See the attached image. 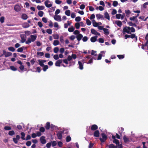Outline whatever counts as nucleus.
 Listing matches in <instances>:
<instances>
[{
    "label": "nucleus",
    "mask_w": 148,
    "mask_h": 148,
    "mask_svg": "<svg viewBox=\"0 0 148 148\" xmlns=\"http://www.w3.org/2000/svg\"><path fill=\"white\" fill-rule=\"evenodd\" d=\"M113 142L115 143L116 145H119V141L118 140L116 139H114L113 140Z\"/></svg>",
    "instance_id": "obj_46"
},
{
    "label": "nucleus",
    "mask_w": 148,
    "mask_h": 148,
    "mask_svg": "<svg viewBox=\"0 0 148 148\" xmlns=\"http://www.w3.org/2000/svg\"><path fill=\"white\" fill-rule=\"evenodd\" d=\"M38 61L39 62V64L40 66L43 67L44 66V64L41 61H40V60H38Z\"/></svg>",
    "instance_id": "obj_57"
},
{
    "label": "nucleus",
    "mask_w": 148,
    "mask_h": 148,
    "mask_svg": "<svg viewBox=\"0 0 148 148\" xmlns=\"http://www.w3.org/2000/svg\"><path fill=\"white\" fill-rule=\"evenodd\" d=\"M135 32V29L133 27H127L125 26L123 30V33H126L128 34H131V32L134 33Z\"/></svg>",
    "instance_id": "obj_1"
},
{
    "label": "nucleus",
    "mask_w": 148,
    "mask_h": 148,
    "mask_svg": "<svg viewBox=\"0 0 148 148\" xmlns=\"http://www.w3.org/2000/svg\"><path fill=\"white\" fill-rule=\"evenodd\" d=\"M22 18L24 20H26L28 18L27 16L25 14H22L21 16Z\"/></svg>",
    "instance_id": "obj_25"
},
{
    "label": "nucleus",
    "mask_w": 148,
    "mask_h": 148,
    "mask_svg": "<svg viewBox=\"0 0 148 148\" xmlns=\"http://www.w3.org/2000/svg\"><path fill=\"white\" fill-rule=\"evenodd\" d=\"M8 50L12 52H14L15 51V48L12 47H10L8 48Z\"/></svg>",
    "instance_id": "obj_34"
},
{
    "label": "nucleus",
    "mask_w": 148,
    "mask_h": 148,
    "mask_svg": "<svg viewBox=\"0 0 148 148\" xmlns=\"http://www.w3.org/2000/svg\"><path fill=\"white\" fill-rule=\"evenodd\" d=\"M59 50V48L58 47H56L54 48L53 51L54 53H57L58 51Z\"/></svg>",
    "instance_id": "obj_49"
},
{
    "label": "nucleus",
    "mask_w": 148,
    "mask_h": 148,
    "mask_svg": "<svg viewBox=\"0 0 148 148\" xmlns=\"http://www.w3.org/2000/svg\"><path fill=\"white\" fill-rule=\"evenodd\" d=\"M59 44V42L58 40H55L53 42V45L54 46H57Z\"/></svg>",
    "instance_id": "obj_38"
},
{
    "label": "nucleus",
    "mask_w": 148,
    "mask_h": 148,
    "mask_svg": "<svg viewBox=\"0 0 148 148\" xmlns=\"http://www.w3.org/2000/svg\"><path fill=\"white\" fill-rule=\"evenodd\" d=\"M115 23L119 27H121L122 23L121 21H115Z\"/></svg>",
    "instance_id": "obj_19"
},
{
    "label": "nucleus",
    "mask_w": 148,
    "mask_h": 148,
    "mask_svg": "<svg viewBox=\"0 0 148 148\" xmlns=\"http://www.w3.org/2000/svg\"><path fill=\"white\" fill-rule=\"evenodd\" d=\"M50 3V2L49 0H47L45 2V5L47 8H49L52 6V5L51 3L48 4V3Z\"/></svg>",
    "instance_id": "obj_6"
},
{
    "label": "nucleus",
    "mask_w": 148,
    "mask_h": 148,
    "mask_svg": "<svg viewBox=\"0 0 148 148\" xmlns=\"http://www.w3.org/2000/svg\"><path fill=\"white\" fill-rule=\"evenodd\" d=\"M53 17L55 20L58 21H61V18L60 16L56 15L54 16Z\"/></svg>",
    "instance_id": "obj_10"
},
{
    "label": "nucleus",
    "mask_w": 148,
    "mask_h": 148,
    "mask_svg": "<svg viewBox=\"0 0 148 148\" xmlns=\"http://www.w3.org/2000/svg\"><path fill=\"white\" fill-rule=\"evenodd\" d=\"M53 58L55 60H58L59 59V56L58 55H55L53 56Z\"/></svg>",
    "instance_id": "obj_64"
},
{
    "label": "nucleus",
    "mask_w": 148,
    "mask_h": 148,
    "mask_svg": "<svg viewBox=\"0 0 148 148\" xmlns=\"http://www.w3.org/2000/svg\"><path fill=\"white\" fill-rule=\"evenodd\" d=\"M112 5L114 7H116L118 5V3L116 1H114Z\"/></svg>",
    "instance_id": "obj_52"
},
{
    "label": "nucleus",
    "mask_w": 148,
    "mask_h": 148,
    "mask_svg": "<svg viewBox=\"0 0 148 148\" xmlns=\"http://www.w3.org/2000/svg\"><path fill=\"white\" fill-rule=\"evenodd\" d=\"M37 36L35 35H31L30 36V38L31 39L32 42H33L35 41L37 38Z\"/></svg>",
    "instance_id": "obj_15"
},
{
    "label": "nucleus",
    "mask_w": 148,
    "mask_h": 148,
    "mask_svg": "<svg viewBox=\"0 0 148 148\" xmlns=\"http://www.w3.org/2000/svg\"><path fill=\"white\" fill-rule=\"evenodd\" d=\"M62 62V60L60 59L56 61L55 63V65L57 66H60V64Z\"/></svg>",
    "instance_id": "obj_9"
},
{
    "label": "nucleus",
    "mask_w": 148,
    "mask_h": 148,
    "mask_svg": "<svg viewBox=\"0 0 148 148\" xmlns=\"http://www.w3.org/2000/svg\"><path fill=\"white\" fill-rule=\"evenodd\" d=\"M78 63L79 65V68L80 70H82L83 69V64L82 62L80 61H78Z\"/></svg>",
    "instance_id": "obj_17"
},
{
    "label": "nucleus",
    "mask_w": 148,
    "mask_h": 148,
    "mask_svg": "<svg viewBox=\"0 0 148 148\" xmlns=\"http://www.w3.org/2000/svg\"><path fill=\"white\" fill-rule=\"evenodd\" d=\"M123 139L125 143H127L129 141V139L125 136H123Z\"/></svg>",
    "instance_id": "obj_35"
},
{
    "label": "nucleus",
    "mask_w": 148,
    "mask_h": 148,
    "mask_svg": "<svg viewBox=\"0 0 148 148\" xmlns=\"http://www.w3.org/2000/svg\"><path fill=\"white\" fill-rule=\"evenodd\" d=\"M94 136L96 137H98L99 136V132L98 130H96L94 132Z\"/></svg>",
    "instance_id": "obj_20"
},
{
    "label": "nucleus",
    "mask_w": 148,
    "mask_h": 148,
    "mask_svg": "<svg viewBox=\"0 0 148 148\" xmlns=\"http://www.w3.org/2000/svg\"><path fill=\"white\" fill-rule=\"evenodd\" d=\"M86 24L88 25H90L91 24V22L88 18L86 20Z\"/></svg>",
    "instance_id": "obj_50"
},
{
    "label": "nucleus",
    "mask_w": 148,
    "mask_h": 148,
    "mask_svg": "<svg viewBox=\"0 0 148 148\" xmlns=\"http://www.w3.org/2000/svg\"><path fill=\"white\" fill-rule=\"evenodd\" d=\"M43 14L44 12L42 11H39L38 12V16L40 17H42L43 16Z\"/></svg>",
    "instance_id": "obj_37"
},
{
    "label": "nucleus",
    "mask_w": 148,
    "mask_h": 148,
    "mask_svg": "<svg viewBox=\"0 0 148 148\" xmlns=\"http://www.w3.org/2000/svg\"><path fill=\"white\" fill-rule=\"evenodd\" d=\"M37 8L38 10H43L45 8V7L44 6L38 5Z\"/></svg>",
    "instance_id": "obj_29"
},
{
    "label": "nucleus",
    "mask_w": 148,
    "mask_h": 148,
    "mask_svg": "<svg viewBox=\"0 0 148 148\" xmlns=\"http://www.w3.org/2000/svg\"><path fill=\"white\" fill-rule=\"evenodd\" d=\"M96 16L97 19H101L103 20L104 19L103 16V15L100 14H97L96 15Z\"/></svg>",
    "instance_id": "obj_12"
},
{
    "label": "nucleus",
    "mask_w": 148,
    "mask_h": 148,
    "mask_svg": "<svg viewBox=\"0 0 148 148\" xmlns=\"http://www.w3.org/2000/svg\"><path fill=\"white\" fill-rule=\"evenodd\" d=\"M4 19L5 18L4 16H2L1 17L0 19V21L2 23H4Z\"/></svg>",
    "instance_id": "obj_56"
},
{
    "label": "nucleus",
    "mask_w": 148,
    "mask_h": 148,
    "mask_svg": "<svg viewBox=\"0 0 148 148\" xmlns=\"http://www.w3.org/2000/svg\"><path fill=\"white\" fill-rule=\"evenodd\" d=\"M32 42L31 39L30 38H28L27 39V40L26 41L25 43L26 44H29L31 42Z\"/></svg>",
    "instance_id": "obj_36"
},
{
    "label": "nucleus",
    "mask_w": 148,
    "mask_h": 148,
    "mask_svg": "<svg viewBox=\"0 0 148 148\" xmlns=\"http://www.w3.org/2000/svg\"><path fill=\"white\" fill-rule=\"evenodd\" d=\"M97 36H95L92 37L90 38V41L93 42H95L97 40Z\"/></svg>",
    "instance_id": "obj_18"
},
{
    "label": "nucleus",
    "mask_w": 148,
    "mask_h": 148,
    "mask_svg": "<svg viewBox=\"0 0 148 148\" xmlns=\"http://www.w3.org/2000/svg\"><path fill=\"white\" fill-rule=\"evenodd\" d=\"M81 20V18L80 16H77L75 18V21L76 22H79Z\"/></svg>",
    "instance_id": "obj_51"
},
{
    "label": "nucleus",
    "mask_w": 148,
    "mask_h": 148,
    "mask_svg": "<svg viewBox=\"0 0 148 148\" xmlns=\"http://www.w3.org/2000/svg\"><path fill=\"white\" fill-rule=\"evenodd\" d=\"M21 138L23 140H25V134L23 132H21Z\"/></svg>",
    "instance_id": "obj_28"
},
{
    "label": "nucleus",
    "mask_w": 148,
    "mask_h": 148,
    "mask_svg": "<svg viewBox=\"0 0 148 148\" xmlns=\"http://www.w3.org/2000/svg\"><path fill=\"white\" fill-rule=\"evenodd\" d=\"M43 67V70L45 72L48 69V66L47 65H44Z\"/></svg>",
    "instance_id": "obj_44"
},
{
    "label": "nucleus",
    "mask_w": 148,
    "mask_h": 148,
    "mask_svg": "<svg viewBox=\"0 0 148 148\" xmlns=\"http://www.w3.org/2000/svg\"><path fill=\"white\" fill-rule=\"evenodd\" d=\"M83 37V35L81 34H79L76 36L77 40L79 42Z\"/></svg>",
    "instance_id": "obj_13"
},
{
    "label": "nucleus",
    "mask_w": 148,
    "mask_h": 148,
    "mask_svg": "<svg viewBox=\"0 0 148 148\" xmlns=\"http://www.w3.org/2000/svg\"><path fill=\"white\" fill-rule=\"evenodd\" d=\"M60 12V9H57L55 11V14L56 15H57L58 14H59Z\"/></svg>",
    "instance_id": "obj_58"
},
{
    "label": "nucleus",
    "mask_w": 148,
    "mask_h": 148,
    "mask_svg": "<svg viewBox=\"0 0 148 148\" xmlns=\"http://www.w3.org/2000/svg\"><path fill=\"white\" fill-rule=\"evenodd\" d=\"M44 53L43 52H37V55H40V56H42L44 55Z\"/></svg>",
    "instance_id": "obj_59"
},
{
    "label": "nucleus",
    "mask_w": 148,
    "mask_h": 148,
    "mask_svg": "<svg viewBox=\"0 0 148 148\" xmlns=\"http://www.w3.org/2000/svg\"><path fill=\"white\" fill-rule=\"evenodd\" d=\"M92 24L93 26L95 27H97L99 25V24L96 21H95L94 20L92 21Z\"/></svg>",
    "instance_id": "obj_26"
},
{
    "label": "nucleus",
    "mask_w": 148,
    "mask_h": 148,
    "mask_svg": "<svg viewBox=\"0 0 148 148\" xmlns=\"http://www.w3.org/2000/svg\"><path fill=\"white\" fill-rule=\"evenodd\" d=\"M102 138H100L99 140L102 143L104 142L107 139V137L106 135L104 133L101 134Z\"/></svg>",
    "instance_id": "obj_2"
},
{
    "label": "nucleus",
    "mask_w": 148,
    "mask_h": 148,
    "mask_svg": "<svg viewBox=\"0 0 148 148\" xmlns=\"http://www.w3.org/2000/svg\"><path fill=\"white\" fill-rule=\"evenodd\" d=\"M121 14H117L116 15V18L118 19H119L121 16Z\"/></svg>",
    "instance_id": "obj_63"
},
{
    "label": "nucleus",
    "mask_w": 148,
    "mask_h": 148,
    "mask_svg": "<svg viewBox=\"0 0 148 148\" xmlns=\"http://www.w3.org/2000/svg\"><path fill=\"white\" fill-rule=\"evenodd\" d=\"M64 132L63 131L58 132L57 134L58 139L61 140L62 139V134Z\"/></svg>",
    "instance_id": "obj_4"
},
{
    "label": "nucleus",
    "mask_w": 148,
    "mask_h": 148,
    "mask_svg": "<svg viewBox=\"0 0 148 148\" xmlns=\"http://www.w3.org/2000/svg\"><path fill=\"white\" fill-rule=\"evenodd\" d=\"M103 31L105 34L108 35L109 34V30L108 29L104 28Z\"/></svg>",
    "instance_id": "obj_22"
},
{
    "label": "nucleus",
    "mask_w": 148,
    "mask_h": 148,
    "mask_svg": "<svg viewBox=\"0 0 148 148\" xmlns=\"http://www.w3.org/2000/svg\"><path fill=\"white\" fill-rule=\"evenodd\" d=\"M15 134V133L14 130L10 131L8 133V135L11 136H12L14 135Z\"/></svg>",
    "instance_id": "obj_30"
},
{
    "label": "nucleus",
    "mask_w": 148,
    "mask_h": 148,
    "mask_svg": "<svg viewBox=\"0 0 148 148\" xmlns=\"http://www.w3.org/2000/svg\"><path fill=\"white\" fill-rule=\"evenodd\" d=\"M125 13L126 14V16H129V15L131 13V12L129 10H125Z\"/></svg>",
    "instance_id": "obj_24"
},
{
    "label": "nucleus",
    "mask_w": 148,
    "mask_h": 148,
    "mask_svg": "<svg viewBox=\"0 0 148 148\" xmlns=\"http://www.w3.org/2000/svg\"><path fill=\"white\" fill-rule=\"evenodd\" d=\"M21 7L20 6L18 5H16L14 6V10L16 12H19L21 10Z\"/></svg>",
    "instance_id": "obj_11"
},
{
    "label": "nucleus",
    "mask_w": 148,
    "mask_h": 148,
    "mask_svg": "<svg viewBox=\"0 0 148 148\" xmlns=\"http://www.w3.org/2000/svg\"><path fill=\"white\" fill-rule=\"evenodd\" d=\"M88 38L87 37L85 36L82 38V40L84 42H86L87 41Z\"/></svg>",
    "instance_id": "obj_55"
},
{
    "label": "nucleus",
    "mask_w": 148,
    "mask_h": 148,
    "mask_svg": "<svg viewBox=\"0 0 148 148\" xmlns=\"http://www.w3.org/2000/svg\"><path fill=\"white\" fill-rule=\"evenodd\" d=\"M4 129L6 130H11L12 128L9 126H5L4 127Z\"/></svg>",
    "instance_id": "obj_41"
},
{
    "label": "nucleus",
    "mask_w": 148,
    "mask_h": 148,
    "mask_svg": "<svg viewBox=\"0 0 148 148\" xmlns=\"http://www.w3.org/2000/svg\"><path fill=\"white\" fill-rule=\"evenodd\" d=\"M3 53L5 57H8L11 56L12 55V53L10 52H6L5 50L3 51Z\"/></svg>",
    "instance_id": "obj_7"
},
{
    "label": "nucleus",
    "mask_w": 148,
    "mask_h": 148,
    "mask_svg": "<svg viewBox=\"0 0 148 148\" xmlns=\"http://www.w3.org/2000/svg\"><path fill=\"white\" fill-rule=\"evenodd\" d=\"M21 137L19 135H17L16 136V138H13L12 140L14 143L16 144L18 143V141L19 140Z\"/></svg>",
    "instance_id": "obj_3"
},
{
    "label": "nucleus",
    "mask_w": 148,
    "mask_h": 148,
    "mask_svg": "<svg viewBox=\"0 0 148 148\" xmlns=\"http://www.w3.org/2000/svg\"><path fill=\"white\" fill-rule=\"evenodd\" d=\"M98 127L95 124H94L91 126V130H92L94 131L97 130V129H98Z\"/></svg>",
    "instance_id": "obj_14"
},
{
    "label": "nucleus",
    "mask_w": 148,
    "mask_h": 148,
    "mask_svg": "<svg viewBox=\"0 0 148 148\" xmlns=\"http://www.w3.org/2000/svg\"><path fill=\"white\" fill-rule=\"evenodd\" d=\"M91 32L92 34L96 35V33L97 32L95 29H91Z\"/></svg>",
    "instance_id": "obj_39"
},
{
    "label": "nucleus",
    "mask_w": 148,
    "mask_h": 148,
    "mask_svg": "<svg viewBox=\"0 0 148 148\" xmlns=\"http://www.w3.org/2000/svg\"><path fill=\"white\" fill-rule=\"evenodd\" d=\"M104 17L106 18L108 20H110V17L109 15L107 12H106L104 14Z\"/></svg>",
    "instance_id": "obj_21"
},
{
    "label": "nucleus",
    "mask_w": 148,
    "mask_h": 148,
    "mask_svg": "<svg viewBox=\"0 0 148 148\" xmlns=\"http://www.w3.org/2000/svg\"><path fill=\"white\" fill-rule=\"evenodd\" d=\"M24 48V47H21L18 48L17 50V52H23Z\"/></svg>",
    "instance_id": "obj_32"
},
{
    "label": "nucleus",
    "mask_w": 148,
    "mask_h": 148,
    "mask_svg": "<svg viewBox=\"0 0 148 148\" xmlns=\"http://www.w3.org/2000/svg\"><path fill=\"white\" fill-rule=\"evenodd\" d=\"M80 23H75V26L77 29H78L79 28Z\"/></svg>",
    "instance_id": "obj_43"
},
{
    "label": "nucleus",
    "mask_w": 148,
    "mask_h": 148,
    "mask_svg": "<svg viewBox=\"0 0 148 148\" xmlns=\"http://www.w3.org/2000/svg\"><path fill=\"white\" fill-rule=\"evenodd\" d=\"M55 2L57 4H60L62 3V1L59 0H56Z\"/></svg>",
    "instance_id": "obj_60"
},
{
    "label": "nucleus",
    "mask_w": 148,
    "mask_h": 148,
    "mask_svg": "<svg viewBox=\"0 0 148 148\" xmlns=\"http://www.w3.org/2000/svg\"><path fill=\"white\" fill-rule=\"evenodd\" d=\"M75 28L73 26H71V27H69L68 29V31L70 32H73L74 31Z\"/></svg>",
    "instance_id": "obj_27"
},
{
    "label": "nucleus",
    "mask_w": 148,
    "mask_h": 148,
    "mask_svg": "<svg viewBox=\"0 0 148 148\" xmlns=\"http://www.w3.org/2000/svg\"><path fill=\"white\" fill-rule=\"evenodd\" d=\"M148 44L146 42L145 43V44H143L142 45L141 48L143 49H146L145 47L146 46H147Z\"/></svg>",
    "instance_id": "obj_33"
},
{
    "label": "nucleus",
    "mask_w": 148,
    "mask_h": 148,
    "mask_svg": "<svg viewBox=\"0 0 148 148\" xmlns=\"http://www.w3.org/2000/svg\"><path fill=\"white\" fill-rule=\"evenodd\" d=\"M51 145V143H48L46 144V147L47 148H50Z\"/></svg>",
    "instance_id": "obj_62"
},
{
    "label": "nucleus",
    "mask_w": 148,
    "mask_h": 148,
    "mask_svg": "<svg viewBox=\"0 0 148 148\" xmlns=\"http://www.w3.org/2000/svg\"><path fill=\"white\" fill-rule=\"evenodd\" d=\"M97 51L93 50H92L91 51V54L92 55L96 56L97 54L96 53Z\"/></svg>",
    "instance_id": "obj_53"
},
{
    "label": "nucleus",
    "mask_w": 148,
    "mask_h": 148,
    "mask_svg": "<svg viewBox=\"0 0 148 148\" xmlns=\"http://www.w3.org/2000/svg\"><path fill=\"white\" fill-rule=\"evenodd\" d=\"M99 42L100 43H103L104 42V40L103 38H100L99 39Z\"/></svg>",
    "instance_id": "obj_61"
},
{
    "label": "nucleus",
    "mask_w": 148,
    "mask_h": 148,
    "mask_svg": "<svg viewBox=\"0 0 148 148\" xmlns=\"http://www.w3.org/2000/svg\"><path fill=\"white\" fill-rule=\"evenodd\" d=\"M41 143L42 144H45L46 142V140L45 139V137L44 136H42L40 139Z\"/></svg>",
    "instance_id": "obj_8"
},
{
    "label": "nucleus",
    "mask_w": 148,
    "mask_h": 148,
    "mask_svg": "<svg viewBox=\"0 0 148 148\" xmlns=\"http://www.w3.org/2000/svg\"><path fill=\"white\" fill-rule=\"evenodd\" d=\"M20 36L21 38V42L22 43L24 42L26 40V36L25 34H21Z\"/></svg>",
    "instance_id": "obj_5"
},
{
    "label": "nucleus",
    "mask_w": 148,
    "mask_h": 148,
    "mask_svg": "<svg viewBox=\"0 0 148 148\" xmlns=\"http://www.w3.org/2000/svg\"><path fill=\"white\" fill-rule=\"evenodd\" d=\"M71 138L69 136H67L66 138V141L67 142H69L71 141Z\"/></svg>",
    "instance_id": "obj_31"
},
{
    "label": "nucleus",
    "mask_w": 148,
    "mask_h": 148,
    "mask_svg": "<svg viewBox=\"0 0 148 148\" xmlns=\"http://www.w3.org/2000/svg\"><path fill=\"white\" fill-rule=\"evenodd\" d=\"M53 37L54 39H58L59 38V35L58 34H55L53 35Z\"/></svg>",
    "instance_id": "obj_54"
},
{
    "label": "nucleus",
    "mask_w": 148,
    "mask_h": 148,
    "mask_svg": "<svg viewBox=\"0 0 148 148\" xmlns=\"http://www.w3.org/2000/svg\"><path fill=\"white\" fill-rule=\"evenodd\" d=\"M10 69L12 71H15L17 70V69L14 66H11L10 67Z\"/></svg>",
    "instance_id": "obj_40"
},
{
    "label": "nucleus",
    "mask_w": 148,
    "mask_h": 148,
    "mask_svg": "<svg viewBox=\"0 0 148 148\" xmlns=\"http://www.w3.org/2000/svg\"><path fill=\"white\" fill-rule=\"evenodd\" d=\"M29 26V25L27 23H25L23 24L22 27L24 28H28Z\"/></svg>",
    "instance_id": "obj_23"
},
{
    "label": "nucleus",
    "mask_w": 148,
    "mask_h": 148,
    "mask_svg": "<svg viewBox=\"0 0 148 148\" xmlns=\"http://www.w3.org/2000/svg\"><path fill=\"white\" fill-rule=\"evenodd\" d=\"M51 125L49 122H47L45 126V127L47 130H49L50 128Z\"/></svg>",
    "instance_id": "obj_16"
},
{
    "label": "nucleus",
    "mask_w": 148,
    "mask_h": 148,
    "mask_svg": "<svg viewBox=\"0 0 148 148\" xmlns=\"http://www.w3.org/2000/svg\"><path fill=\"white\" fill-rule=\"evenodd\" d=\"M65 14L67 16H70V11L69 10H67L65 12Z\"/></svg>",
    "instance_id": "obj_42"
},
{
    "label": "nucleus",
    "mask_w": 148,
    "mask_h": 148,
    "mask_svg": "<svg viewBox=\"0 0 148 148\" xmlns=\"http://www.w3.org/2000/svg\"><path fill=\"white\" fill-rule=\"evenodd\" d=\"M47 32L49 34H51L52 33V30L51 29H47Z\"/></svg>",
    "instance_id": "obj_45"
},
{
    "label": "nucleus",
    "mask_w": 148,
    "mask_h": 148,
    "mask_svg": "<svg viewBox=\"0 0 148 148\" xmlns=\"http://www.w3.org/2000/svg\"><path fill=\"white\" fill-rule=\"evenodd\" d=\"M117 56L119 59H123L124 58V56L123 55H117Z\"/></svg>",
    "instance_id": "obj_47"
},
{
    "label": "nucleus",
    "mask_w": 148,
    "mask_h": 148,
    "mask_svg": "<svg viewBox=\"0 0 148 148\" xmlns=\"http://www.w3.org/2000/svg\"><path fill=\"white\" fill-rule=\"evenodd\" d=\"M45 128L43 127H41L39 129V130L41 132H44L45 131Z\"/></svg>",
    "instance_id": "obj_48"
}]
</instances>
